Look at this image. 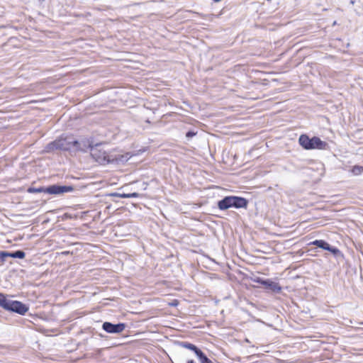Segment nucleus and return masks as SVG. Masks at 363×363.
<instances>
[{"label":"nucleus","instance_id":"1a4fd4ad","mask_svg":"<svg viewBox=\"0 0 363 363\" xmlns=\"http://www.w3.org/2000/svg\"><path fill=\"white\" fill-rule=\"evenodd\" d=\"M195 354L199 360L200 363H214L199 348L197 351H196Z\"/></svg>","mask_w":363,"mask_h":363},{"label":"nucleus","instance_id":"dca6fc26","mask_svg":"<svg viewBox=\"0 0 363 363\" xmlns=\"http://www.w3.org/2000/svg\"><path fill=\"white\" fill-rule=\"evenodd\" d=\"M8 257H11V252L6 251L0 252V261L4 263L6 261Z\"/></svg>","mask_w":363,"mask_h":363},{"label":"nucleus","instance_id":"9b49d317","mask_svg":"<svg viewBox=\"0 0 363 363\" xmlns=\"http://www.w3.org/2000/svg\"><path fill=\"white\" fill-rule=\"evenodd\" d=\"M327 251H329L333 254V255L337 259H343L344 255L342 253V252L337 247H333L331 245L329 246V249L327 250Z\"/></svg>","mask_w":363,"mask_h":363},{"label":"nucleus","instance_id":"0eeeda50","mask_svg":"<svg viewBox=\"0 0 363 363\" xmlns=\"http://www.w3.org/2000/svg\"><path fill=\"white\" fill-rule=\"evenodd\" d=\"M125 328V324L123 323H118L113 324L110 322H104L102 325V328L108 333L118 334L121 333Z\"/></svg>","mask_w":363,"mask_h":363},{"label":"nucleus","instance_id":"5701e85b","mask_svg":"<svg viewBox=\"0 0 363 363\" xmlns=\"http://www.w3.org/2000/svg\"><path fill=\"white\" fill-rule=\"evenodd\" d=\"M140 3H136V4H135V5H140Z\"/></svg>","mask_w":363,"mask_h":363},{"label":"nucleus","instance_id":"20e7f679","mask_svg":"<svg viewBox=\"0 0 363 363\" xmlns=\"http://www.w3.org/2000/svg\"><path fill=\"white\" fill-rule=\"evenodd\" d=\"M0 306L6 311L16 313L21 315H25L29 309L28 306L25 303L18 301L9 299L2 293H0Z\"/></svg>","mask_w":363,"mask_h":363},{"label":"nucleus","instance_id":"412c9836","mask_svg":"<svg viewBox=\"0 0 363 363\" xmlns=\"http://www.w3.org/2000/svg\"><path fill=\"white\" fill-rule=\"evenodd\" d=\"M143 184L145 185L144 189H146V187H147V184H146V183H143Z\"/></svg>","mask_w":363,"mask_h":363},{"label":"nucleus","instance_id":"f257e3e1","mask_svg":"<svg viewBox=\"0 0 363 363\" xmlns=\"http://www.w3.org/2000/svg\"><path fill=\"white\" fill-rule=\"evenodd\" d=\"M86 142L85 141H82V143H84L82 147L85 149V151L87 148H89L91 157L100 164H118L120 163H124L129 159L127 155L120 154H110L106 152L104 150L102 149L101 144H96L93 146L91 144H88L86 145Z\"/></svg>","mask_w":363,"mask_h":363},{"label":"nucleus","instance_id":"aec40b11","mask_svg":"<svg viewBox=\"0 0 363 363\" xmlns=\"http://www.w3.org/2000/svg\"><path fill=\"white\" fill-rule=\"evenodd\" d=\"M245 342H246L249 343V342H250V340H249L247 338H245Z\"/></svg>","mask_w":363,"mask_h":363},{"label":"nucleus","instance_id":"39448f33","mask_svg":"<svg viewBox=\"0 0 363 363\" xmlns=\"http://www.w3.org/2000/svg\"><path fill=\"white\" fill-rule=\"evenodd\" d=\"M299 145L304 150H327L328 148V144L320 140V138L313 136V138H309L306 134H302L300 135L298 138Z\"/></svg>","mask_w":363,"mask_h":363},{"label":"nucleus","instance_id":"9d476101","mask_svg":"<svg viewBox=\"0 0 363 363\" xmlns=\"http://www.w3.org/2000/svg\"><path fill=\"white\" fill-rule=\"evenodd\" d=\"M311 244L325 250L329 249L330 246V244L325 241L324 240H315L313 242H312Z\"/></svg>","mask_w":363,"mask_h":363},{"label":"nucleus","instance_id":"f8f14e48","mask_svg":"<svg viewBox=\"0 0 363 363\" xmlns=\"http://www.w3.org/2000/svg\"><path fill=\"white\" fill-rule=\"evenodd\" d=\"M113 196H118L120 198H138L140 196V194L136 192L130 193V194H125V193H113L111 194Z\"/></svg>","mask_w":363,"mask_h":363},{"label":"nucleus","instance_id":"423d86ee","mask_svg":"<svg viewBox=\"0 0 363 363\" xmlns=\"http://www.w3.org/2000/svg\"><path fill=\"white\" fill-rule=\"evenodd\" d=\"M46 191L47 194H62L67 192H72L74 187L72 186L53 184L48 186Z\"/></svg>","mask_w":363,"mask_h":363},{"label":"nucleus","instance_id":"f3484780","mask_svg":"<svg viewBox=\"0 0 363 363\" xmlns=\"http://www.w3.org/2000/svg\"><path fill=\"white\" fill-rule=\"evenodd\" d=\"M197 134V132L196 131H194V130H189L188 132H186V138L189 139V138H191L192 137L195 136Z\"/></svg>","mask_w":363,"mask_h":363},{"label":"nucleus","instance_id":"a211bd4d","mask_svg":"<svg viewBox=\"0 0 363 363\" xmlns=\"http://www.w3.org/2000/svg\"><path fill=\"white\" fill-rule=\"evenodd\" d=\"M264 280L265 279H264L261 277H255V278L252 279V281L254 282L262 284V286L264 285Z\"/></svg>","mask_w":363,"mask_h":363},{"label":"nucleus","instance_id":"7ed1b4c3","mask_svg":"<svg viewBox=\"0 0 363 363\" xmlns=\"http://www.w3.org/2000/svg\"><path fill=\"white\" fill-rule=\"evenodd\" d=\"M247 205V199L238 196H227L218 202V208L221 211H225L230 208H246Z\"/></svg>","mask_w":363,"mask_h":363},{"label":"nucleus","instance_id":"4468645a","mask_svg":"<svg viewBox=\"0 0 363 363\" xmlns=\"http://www.w3.org/2000/svg\"><path fill=\"white\" fill-rule=\"evenodd\" d=\"M26 257V253L23 250H16L11 252V257L23 259Z\"/></svg>","mask_w":363,"mask_h":363},{"label":"nucleus","instance_id":"f03ea898","mask_svg":"<svg viewBox=\"0 0 363 363\" xmlns=\"http://www.w3.org/2000/svg\"><path fill=\"white\" fill-rule=\"evenodd\" d=\"M82 141L79 142L71 135H62L55 140L48 143L45 147L44 152L51 153L55 150L69 151L72 148L85 152V149L82 147Z\"/></svg>","mask_w":363,"mask_h":363},{"label":"nucleus","instance_id":"6ab92c4d","mask_svg":"<svg viewBox=\"0 0 363 363\" xmlns=\"http://www.w3.org/2000/svg\"><path fill=\"white\" fill-rule=\"evenodd\" d=\"M187 363H196L193 359H190L187 361Z\"/></svg>","mask_w":363,"mask_h":363},{"label":"nucleus","instance_id":"ddd939ff","mask_svg":"<svg viewBox=\"0 0 363 363\" xmlns=\"http://www.w3.org/2000/svg\"><path fill=\"white\" fill-rule=\"evenodd\" d=\"M179 345L184 348L189 349L193 351L194 353H196V351L199 350V347H197L195 345L188 342H179Z\"/></svg>","mask_w":363,"mask_h":363},{"label":"nucleus","instance_id":"6e6552de","mask_svg":"<svg viewBox=\"0 0 363 363\" xmlns=\"http://www.w3.org/2000/svg\"><path fill=\"white\" fill-rule=\"evenodd\" d=\"M265 289L271 290L274 293H279L281 291V287L279 283L273 281L269 279L264 280V285Z\"/></svg>","mask_w":363,"mask_h":363},{"label":"nucleus","instance_id":"2eb2a0df","mask_svg":"<svg viewBox=\"0 0 363 363\" xmlns=\"http://www.w3.org/2000/svg\"><path fill=\"white\" fill-rule=\"evenodd\" d=\"M46 188L47 187H44V186H40L38 188L29 187L28 189V193H46L47 194Z\"/></svg>","mask_w":363,"mask_h":363},{"label":"nucleus","instance_id":"4be33fe9","mask_svg":"<svg viewBox=\"0 0 363 363\" xmlns=\"http://www.w3.org/2000/svg\"><path fill=\"white\" fill-rule=\"evenodd\" d=\"M177 303H171V306H177Z\"/></svg>","mask_w":363,"mask_h":363}]
</instances>
